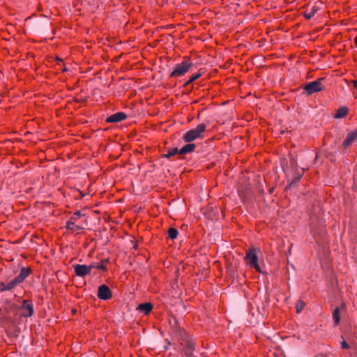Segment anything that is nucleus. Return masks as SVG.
<instances>
[{
    "mask_svg": "<svg viewBox=\"0 0 357 357\" xmlns=\"http://www.w3.org/2000/svg\"><path fill=\"white\" fill-rule=\"evenodd\" d=\"M98 297L102 300H109L112 297V291L108 286L102 284L98 287Z\"/></svg>",
    "mask_w": 357,
    "mask_h": 357,
    "instance_id": "obj_6",
    "label": "nucleus"
},
{
    "mask_svg": "<svg viewBox=\"0 0 357 357\" xmlns=\"http://www.w3.org/2000/svg\"><path fill=\"white\" fill-rule=\"evenodd\" d=\"M168 344H169V342L168 343ZM168 347H169V345H167V346H165V347H164V348H165V350H167V349H168Z\"/></svg>",
    "mask_w": 357,
    "mask_h": 357,
    "instance_id": "obj_29",
    "label": "nucleus"
},
{
    "mask_svg": "<svg viewBox=\"0 0 357 357\" xmlns=\"http://www.w3.org/2000/svg\"><path fill=\"white\" fill-rule=\"evenodd\" d=\"M206 126L204 123L199 124L195 128L188 131L183 137L185 142H191L197 139L202 138L205 132Z\"/></svg>",
    "mask_w": 357,
    "mask_h": 357,
    "instance_id": "obj_1",
    "label": "nucleus"
},
{
    "mask_svg": "<svg viewBox=\"0 0 357 357\" xmlns=\"http://www.w3.org/2000/svg\"><path fill=\"white\" fill-rule=\"evenodd\" d=\"M357 135V128L354 131Z\"/></svg>",
    "mask_w": 357,
    "mask_h": 357,
    "instance_id": "obj_30",
    "label": "nucleus"
},
{
    "mask_svg": "<svg viewBox=\"0 0 357 357\" xmlns=\"http://www.w3.org/2000/svg\"><path fill=\"white\" fill-rule=\"evenodd\" d=\"M247 264L252 268H255L257 271L261 273V268L257 263L258 257L256 250L254 248L250 249L245 257Z\"/></svg>",
    "mask_w": 357,
    "mask_h": 357,
    "instance_id": "obj_3",
    "label": "nucleus"
},
{
    "mask_svg": "<svg viewBox=\"0 0 357 357\" xmlns=\"http://www.w3.org/2000/svg\"><path fill=\"white\" fill-rule=\"evenodd\" d=\"M354 42L356 43V45L357 46V36L354 38Z\"/></svg>",
    "mask_w": 357,
    "mask_h": 357,
    "instance_id": "obj_28",
    "label": "nucleus"
},
{
    "mask_svg": "<svg viewBox=\"0 0 357 357\" xmlns=\"http://www.w3.org/2000/svg\"><path fill=\"white\" fill-rule=\"evenodd\" d=\"M82 216V214L81 213V211H77L75 213H74L73 215L70 218V219L72 220L77 221Z\"/></svg>",
    "mask_w": 357,
    "mask_h": 357,
    "instance_id": "obj_22",
    "label": "nucleus"
},
{
    "mask_svg": "<svg viewBox=\"0 0 357 357\" xmlns=\"http://www.w3.org/2000/svg\"><path fill=\"white\" fill-rule=\"evenodd\" d=\"M305 306V303L301 300L298 301L296 303V312L300 313Z\"/></svg>",
    "mask_w": 357,
    "mask_h": 357,
    "instance_id": "obj_21",
    "label": "nucleus"
},
{
    "mask_svg": "<svg viewBox=\"0 0 357 357\" xmlns=\"http://www.w3.org/2000/svg\"><path fill=\"white\" fill-rule=\"evenodd\" d=\"M316 11H317V9L313 7L309 12H305L303 14V16L307 20H310V19H311L314 15Z\"/></svg>",
    "mask_w": 357,
    "mask_h": 357,
    "instance_id": "obj_20",
    "label": "nucleus"
},
{
    "mask_svg": "<svg viewBox=\"0 0 357 357\" xmlns=\"http://www.w3.org/2000/svg\"><path fill=\"white\" fill-rule=\"evenodd\" d=\"M22 308L24 311L23 316L25 317H31L33 314V304L28 301H23Z\"/></svg>",
    "mask_w": 357,
    "mask_h": 357,
    "instance_id": "obj_9",
    "label": "nucleus"
},
{
    "mask_svg": "<svg viewBox=\"0 0 357 357\" xmlns=\"http://www.w3.org/2000/svg\"><path fill=\"white\" fill-rule=\"evenodd\" d=\"M201 76V74L199 73H197V74H195L194 75H192L190 79L189 80L186 82V85L187 84H189L190 83H192V82H194L195 80H196L197 79H198L199 77Z\"/></svg>",
    "mask_w": 357,
    "mask_h": 357,
    "instance_id": "obj_23",
    "label": "nucleus"
},
{
    "mask_svg": "<svg viewBox=\"0 0 357 357\" xmlns=\"http://www.w3.org/2000/svg\"><path fill=\"white\" fill-rule=\"evenodd\" d=\"M345 308V305L342 304L340 307H336L333 312V318L334 319L335 324H339L340 321V312L341 310Z\"/></svg>",
    "mask_w": 357,
    "mask_h": 357,
    "instance_id": "obj_11",
    "label": "nucleus"
},
{
    "mask_svg": "<svg viewBox=\"0 0 357 357\" xmlns=\"http://www.w3.org/2000/svg\"><path fill=\"white\" fill-rule=\"evenodd\" d=\"M195 147H196V146L195 144L189 143V144L185 145L184 146H183L179 150V154L183 155V154L191 153L195 150Z\"/></svg>",
    "mask_w": 357,
    "mask_h": 357,
    "instance_id": "obj_14",
    "label": "nucleus"
},
{
    "mask_svg": "<svg viewBox=\"0 0 357 357\" xmlns=\"http://www.w3.org/2000/svg\"><path fill=\"white\" fill-rule=\"evenodd\" d=\"M341 347L342 349H349V344L344 340H343L341 342Z\"/></svg>",
    "mask_w": 357,
    "mask_h": 357,
    "instance_id": "obj_24",
    "label": "nucleus"
},
{
    "mask_svg": "<svg viewBox=\"0 0 357 357\" xmlns=\"http://www.w3.org/2000/svg\"><path fill=\"white\" fill-rule=\"evenodd\" d=\"M192 66L189 61H183L175 66L174 70L170 74L171 77H181L185 75Z\"/></svg>",
    "mask_w": 357,
    "mask_h": 357,
    "instance_id": "obj_2",
    "label": "nucleus"
},
{
    "mask_svg": "<svg viewBox=\"0 0 357 357\" xmlns=\"http://www.w3.org/2000/svg\"><path fill=\"white\" fill-rule=\"evenodd\" d=\"M127 117L126 114L124 112H117L115 113L106 119L107 123H118L121 122L123 120L126 119Z\"/></svg>",
    "mask_w": 357,
    "mask_h": 357,
    "instance_id": "obj_8",
    "label": "nucleus"
},
{
    "mask_svg": "<svg viewBox=\"0 0 357 357\" xmlns=\"http://www.w3.org/2000/svg\"><path fill=\"white\" fill-rule=\"evenodd\" d=\"M348 112V109L346 107H342L337 110V112L335 115V118L340 119L344 117Z\"/></svg>",
    "mask_w": 357,
    "mask_h": 357,
    "instance_id": "obj_17",
    "label": "nucleus"
},
{
    "mask_svg": "<svg viewBox=\"0 0 357 357\" xmlns=\"http://www.w3.org/2000/svg\"><path fill=\"white\" fill-rule=\"evenodd\" d=\"M167 234L171 239H175L178 236V230L175 228L171 227L168 229Z\"/></svg>",
    "mask_w": 357,
    "mask_h": 357,
    "instance_id": "obj_18",
    "label": "nucleus"
},
{
    "mask_svg": "<svg viewBox=\"0 0 357 357\" xmlns=\"http://www.w3.org/2000/svg\"><path fill=\"white\" fill-rule=\"evenodd\" d=\"M299 178H300V177L297 178V179H296V180H295V181H294V182H296L297 180H299Z\"/></svg>",
    "mask_w": 357,
    "mask_h": 357,
    "instance_id": "obj_31",
    "label": "nucleus"
},
{
    "mask_svg": "<svg viewBox=\"0 0 357 357\" xmlns=\"http://www.w3.org/2000/svg\"><path fill=\"white\" fill-rule=\"evenodd\" d=\"M94 268H97L98 269H102V270H105V267L102 265V264H98V266H95Z\"/></svg>",
    "mask_w": 357,
    "mask_h": 357,
    "instance_id": "obj_25",
    "label": "nucleus"
},
{
    "mask_svg": "<svg viewBox=\"0 0 357 357\" xmlns=\"http://www.w3.org/2000/svg\"><path fill=\"white\" fill-rule=\"evenodd\" d=\"M30 274V269L28 268H22L20 273L15 277L12 281L14 282V285L17 287L18 284L22 283Z\"/></svg>",
    "mask_w": 357,
    "mask_h": 357,
    "instance_id": "obj_7",
    "label": "nucleus"
},
{
    "mask_svg": "<svg viewBox=\"0 0 357 357\" xmlns=\"http://www.w3.org/2000/svg\"><path fill=\"white\" fill-rule=\"evenodd\" d=\"M195 349V344L190 340L186 341V344L184 347V353L187 357H193V351Z\"/></svg>",
    "mask_w": 357,
    "mask_h": 357,
    "instance_id": "obj_10",
    "label": "nucleus"
},
{
    "mask_svg": "<svg viewBox=\"0 0 357 357\" xmlns=\"http://www.w3.org/2000/svg\"><path fill=\"white\" fill-rule=\"evenodd\" d=\"M324 79V78H319L317 80L309 82L304 87L305 91L307 93L308 95H310L315 92L323 90L324 86L322 85V82Z\"/></svg>",
    "mask_w": 357,
    "mask_h": 357,
    "instance_id": "obj_4",
    "label": "nucleus"
},
{
    "mask_svg": "<svg viewBox=\"0 0 357 357\" xmlns=\"http://www.w3.org/2000/svg\"><path fill=\"white\" fill-rule=\"evenodd\" d=\"M15 287V285H14V282L12 280H10L7 284L0 282V291H10L13 289Z\"/></svg>",
    "mask_w": 357,
    "mask_h": 357,
    "instance_id": "obj_15",
    "label": "nucleus"
},
{
    "mask_svg": "<svg viewBox=\"0 0 357 357\" xmlns=\"http://www.w3.org/2000/svg\"><path fill=\"white\" fill-rule=\"evenodd\" d=\"M75 272L77 276L84 277L85 275L90 273L91 270L95 267V265H80L75 264L73 266Z\"/></svg>",
    "mask_w": 357,
    "mask_h": 357,
    "instance_id": "obj_5",
    "label": "nucleus"
},
{
    "mask_svg": "<svg viewBox=\"0 0 357 357\" xmlns=\"http://www.w3.org/2000/svg\"><path fill=\"white\" fill-rule=\"evenodd\" d=\"M75 222L71 219L66 222V228L72 231H77L82 229V227L75 225Z\"/></svg>",
    "mask_w": 357,
    "mask_h": 357,
    "instance_id": "obj_16",
    "label": "nucleus"
},
{
    "mask_svg": "<svg viewBox=\"0 0 357 357\" xmlns=\"http://www.w3.org/2000/svg\"><path fill=\"white\" fill-rule=\"evenodd\" d=\"M182 330L181 329H178V331H175V333L179 335V336H182Z\"/></svg>",
    "mask_w": 357,
    "mask_h": 357,
    "instance_id": "obj_27",
    "label": "nucleus"
},
{
    "mask_svg": "<svg viewBox=\"0 0 357 357\" xmlns=\"http://www.w3.org/2000/svg\"><path fill=\"white\" fill-rule=\"evenodd\" d=\"M357 138L356 134L353 131L348 134L346 139L343 142V146L347 147L352 144V142Z\"/></svg>",
    "mask_w": 357,
    "mask_h": 357,
    "instance_id": "obj_12",
    "label": "nucleus"
},
{
    "mask_svg": "<svg viewBox=\"0 0 357 357\" xmlns=\"http://www.w3.org/2000/svg\"><path fill=\"white\" fill-rule=\"evenodd\" d=\"M177 153H179V150L177 148H174L171 150H169L167 153L164 155V157L166 158H169L171 156H173Z\"/></svg>",
    "mask_w": 357,
    "mask_h": 357,
    "instance_id": "obj_19",
    "label": "nucleus"
},
{
    "mask_svg": "<svg viewBox=\"0 0 357 357\" xmlns=\"http://www.w3.org/2000/svg\"><path fill=\"white\" fill-rule=\"evenodd\" d=\"M137 309L144 314H148L153 309V305L150 303H141Z\"/></svg>",
    "mask_w": 357,
    "mask_h": 357,
    "instance_id": "obj_13",
    "label": "nucleus"
},
{
    "mask_svg": "<svg viewBox=\"0 0 357 357\" xmlns=\"http://www.w3.org/2000/svg\"><path fill=\"white\" fill-rule=\"evenodd\" d=\"M354 88L357 89V80L351 81Z\"/></svg>",
    "mask_w": 357,
    "mask_h": 357,
    "instance_id": "obj_26",
    "label": "nucleus"
}]
</instances>
